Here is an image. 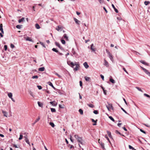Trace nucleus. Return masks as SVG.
Segmentation results:
<instances>
[{"label":"nucleus","mask_w":150,"mask_h":150,"mask_svg":"<svg viewBox=\"0 0 150 150\" xmlns=\"http://www.w3.org/2000/svg\"><path fill=\"white\" fill-rule=\"evenodd\" d=\"M67 63L69 65L74 69V71H77L78 67H79V65L76 62L73 63V62L69 61H67Z\"/></svg>","instance_id":"nucleus-1"},{"label":"nucleus","mask_w":150,"mask_h":150,"mask_svg":"<svg viewBox=\"0 0 150 150\" xmlns=\"http://www.w3.org/2000/svg\"><path fill=\"white\" fill-rule=\"evenodd\" d=\"M74 137H75L76 139H77L78 142H79V147H81L80 144L82 145L84 144V142L82 139V138L79 137L78 135H74Z\"/></svg>","instance_id":"nucleus-2"},{"label":"nucleus","mask_w":150,"mask_h":150,"mask_svg":"<svg viewBox=\"0 0 150 150\" xmlns=\"http://www.w3.org/2000/svg\"><path fill=\"white\" fill-rule=\"evenodd\" d=\"M106 52L108 54V57H109L110 59L111 60V61H113V56L112 54L107 49L106 50Z\"/></svg>","instance_id":"nucleus-3"},{"label":"nucleus","mask_w":150,"mask_h":150,"mask_svg":"<svg viewBox=\"0 0 150 150\" xmlns=\"http://www.w3.org/2000/svg\"><path fill=\"white\" fill-rule=\"evenodd\" d=\"M98 142L101 145L102 148L103 149H105V147H104V144L103 143H102L101 141H100V139H98Z\"/></svg>","instance_id":"nucleus-4"},{"label":"nucleus","mask_w":150,"mask_h":150,"mask_svg":"<svg viewBox=\"0 0 150 150\" xmlns=\"http://www.w3.org/2000/svg\"><path fill=\"white\" fill-rule=\"evenodd\" d=\"M55 45H56L61 50H63V48L60 45V44H59V42H55Z\"/></svg>","instance_id":"nucleus-5"},{"label":"nucleus","mask_w":150,"mask_h":150,"mask_svg":"<svg viewBox=\"0 0 150 150\" xmlns=\"http://www.w3.org/2000/svg\"><path fill=\"white\" fill-rule=\"evenodd\" d=\"M72 53L73 54V55H74V57H76L77 56V54L74 51V49L73 48L72 49Z\"/></svg>","instance_id":"nucleus-6"},{"label":"nucleus","mask_w":150,"mask_h":150,"mask_svg":"<svg viewBox=\"0 0 150 150\" xmlns=\"http://www.w3.org/2000/svg\"><path fill=\"white\" fill-rule=\"evenodd\" d=\"M141 63H142L144 65H145L146 66H149V64L148 63H147L146 62H145V61L143 60H140L139 61Z\"/></svg>","instance_id":"nucleus-7"},{"label":"nucleus","mask_w":150,"mask_h":150,"mask_svg":"<svg viewBox=\"0 0 150 150\" xmlns=\"http://www.w3.org/2000/svg\"><path fill=\"white\" fill-rule=\"evenodd\" d=\"M50 103L54 106H56L57 105V103L55 101H53L50 102Z\"/></svg>","instance_id":"nucleus-8"},{"label":"nucleus","mask_w":150,"mask_h":150,"mask_svg":"<svg viewBox=\"0 0 150 150\" xmlns=\"http://www.w3.org/2000/svg\"><path fill=\"white\" fill-rule=\"evenodd\" d=\"M143 70L146 74L148 75H150V72H149L148 70H147L145 69H143Z\"/></svg>","instance_id":"nucleus-9"},{"label":"nucleus","mask_w":150,"mask_h":150,"mask_svg":"<svg viewBox=\"0 0 150 150\" xmlns=\"http://www.w3.org/2000/svg\"><path fill=\"white\" fill-rule=\"evenodd\" d=\"M84 78L85 79V80L88 82H89L91 80V78H90L87 77V76H86L84 77Z\"/></svg>","instance_id":"nucleus-10"},{"label":"nucleus","mask_w":150,"mask_h":150,"mask_svg":"<svg viewBox=\"0 0 150 150\" xmlns=\"http://www.w3.org/2000/svg\"><path fill=\"white\" fill-rule=\"evenodd\" d=\"M74 21L77 24H79V23L80 22V21L78 20V19H77L76 18H74Z\"/></svg>","instance_id":"nucleus-11"},{"label":"nucleus","mask_w":150,"mask_h":150,"mask_svg":"<svg viewBox=\"0 0 150 150\" xmlns=\"http://www.w3.org/2000/svg\"><path fill=\"white\" fill-rule=\"evenodd\" d=\"M91 120H92V121L93 122H94V123L93 124V125H96V124H96V122H97V120H94L93 119H91Z\"/></svg>","instance_id":"nucleus-12"},{"label":"nucleus","mask_w":150,"mask_h":150,"mask_svg":"<svg viewBox=\"0 0 150 150\" xmlns=\"http://www.w3.org/2000/svg\"><path fill=\"white\" fill-rule=\"evenodd\" d=\"M112 7L113 8V9H114L116 13H118V10L115 8V7L114 5V4H112Z\"/></svg>","instance_id":"nucleus-13"},{"label":"nucleus","mask_w":150,"mask_h":150,"mask_svg":"<svg viewBox=\"0 0 150 150\" xmlns=\"http://www.w3.org/2000/svg\"><path fill=\"white\" fill-rule=\"evenodd\" d=\"M110 81L113 84L115 83V81L112 79L111 76L110 78Z\"/></svg>","instance_id":"nucleus-14"},{"label":"nucleus","mask_w":150,"mask_h":150,"mask_svg":"<svg viewBox=\"0 0 150 150\" xmlns=\"http://www.w3.org/2000/svg\"><path fill=\"white\" fill-rule=\"evenodd\" d=\"M83 64L84 67L86 69L88 68L89 67V66H88L87 62H85L83 63Z\"/></svg>","instance_id":"nucleus-15"},{"label":"nucleus","mask_w":150,"mask_h":150,"mask_svg":"<svg viewBox=\"0 0 150 150\" xmlns=\"http://www.w3.org/2000/svg\"><path fill=\"white\" fill-rule=\"evenodd\" d=\"M26 40L27 41H29L30 42H33V40L32 39H31V38H30L28 37H27V38L26 39Z\"/></svg>","instance_id":"nucleus-16"},{"label":"nucleus","mask_w":150,"mask_h":150,"mask_svg":"<svg viewBox=\"0 0 150 150\" xmlns=\"http://www.w3.org/2000/svg\"><path fill=\"white\" fill-rule=\"evenodd\" d=\"M63 37L66 40L68 41L69 40L68 37L67 36V35L64 34L63 35Z\"/></svg>","instance_id":"nucleus-17"},{"label":"nucleus","mask_w":150,"mask_h":150,"mask_svg":"<svg viewBox=\"0 0 150 150\" xmlns=\"http://www.w3.org/2000/svg\"><path fill=\"white\" fill-rule=\"evenodd\" d=\"M50 86H51L52 88H53L54 89H55V88L53 86L52 83L51 82H48L47 83Z\"/></svg>","instance_id":"nucleus-18"},{"label":"nucleus","mask_w":150,"mask_h":150,"mask_svg":"<svg viewBox=\"0 0 150 150\" xmlns=\"http://www.w3.org/2000/svg\"><path fill=\"white\" fill-rule=\"evenodd\" d=\"M2 113H3L4 114V116H5L6 117H7V114H8V113L7 112H6L5 111H4V110H2Z\"/></svg>","instance_id":"nucleus-19"},{"label":"nucleus","mask_w":150,"mask_h":150,"mask_svg":"<svg viewBox=\"0 0 150 150\" xmlns=\"http://www.w3.org/2000/svg\"><path fill=\"white\" fill-rule=\"evenodd\" d=\"M108 105H106V106L110 108H111L112 109H113V107L112 105V104L111 103H108Z\"/></svg>","instance_id":"nucleus-20"},{"label":"nucleus","mask_w":150,"mask_h":150,"mask_svg":"<svg viewBox=\"0 0 150 150\" xmlns=\"http://www.w3.org/2000/svg\"><path fill=\"white\" fill-rule=\"evenodd\" d=\"M40 117L39 116H38V118L35 121V122L34 123H33V125H35L36 123L37 122H38L40 119Z\"/></svg>","instance_id":"nucleus-21"},{"label":"nucleus","mask_w":150,"mask_h":150,"mask_svg":"<svg viewBox=\"0 0 150 150\" xmlns=\"http://www.w3.org/2000/svg\"><path fill=\"white\" fill-rule=\"evenodd\" d=\"M45 69V67H40L39 68L38 70L40 71H44Z\"/></svg>","instance_id":"nucleus-22"},{"label":"nucleus","mask_w":150,"mask_h":150,"mask_svg":"<svg viewBox=\"0 0 150 150\" xmlns=\"http://www.w3.org/2000/svg\"><path fill=\"white\" fill-rule=\"evenodd\" d=\"M25 142H26L27 144H29L30 146V143L29 142V140L28 139V138H26V139H25Z\"/></svg>","instance_id":"nucleus-23"},{"label":"nucleus","mask_w":150,"mask_h":150,"mask_svg":"<svg viewBox=\"0 0 150 150\" xmlns=\"http://www.w3.org/2000/svg\"><path fill=\"white\" fill-rule=\"evenodd\" d=\"M8 97L10 98H12V93H8Z\"/></svg>","instance_id":"nucleus-24"},{"label":"nucleus","mask_w":150,"mask_h":150,"mask_svg":"<svg viewBox=\"0 0 150 150\" xmlns=\"http://www.w3.org/2000/svg\"><path fill=\"white\" fill-rule=\"evenodd\" d=\"M87 105L90 107L93 108L94 107V106L92 104H87Z\"/></svg>","instance_id":"nucleus-25"},{"label":"nucleus","mask_w":150,"mask_h":150,"mask_svg":"<svg viewBox=\"0 0 150 150\" xmlns=\"http://www.w3.org/2000/svg\"><path fill=\"white\" fill-rule=\"evenodd\" d=\"M38 106L39 107H43V104L42 103H40V102L38 101Z\"/></svg>","instance_id":"nucleus-26"},{"label":"nucleus","mask_w":150,"mask_h":150,"mask_svg":"<svg viewBox=\"0 0 150 150\" xmlns=\"http://www.w3.org/2000/svg\"><path fill=\"white\" fill-rule=\"evenodd\" d=\"M56 29L58 31L60 30V31L62 30V28L60 27L59 25L58 26V28H57Z\"/></svg>","instance_id":"nucleus-27"},{"label":"nucleus","mask_w":150,"mask_h":150,"mask_svg":"<svg viewBox=\"0 0 150 150\" xmlns=\"http://www.w3.org/2000/svg\"><path fill=\"white\" fill-rule=\"evenodd\" d=\"M29 93L30 94V95L32 96L34 98L35 97V95L33 94V92L30 91L29 92Z\"/></svg>","instance_id":"nucleus-28"},{"label":"nucleus","mask_w":150,"mask_h":150,"mask_svg":"<svg viewBox=\"0 0 150 150\" xmlns=\"http://www.w3.org/2000/svg\"><path fill=\"white\" fill-rule=\"evenodd\" d=\"M35 27L37 29H39L40 28V27L38 23L35 24Z\"/></svg>","instance_id":"nucleus-29"},{"label":"nucleus","mask_w":150,"mask_h":150,"mask_svg":"<svg viewBox=\"0 0 150 150\" xmlns=\"http://www.w3.org/2000/svg\"><path fill=\"white\" fill-rule=\"evenodd\" d=\"M98 1L99 3L101 4L105 3V1L104 0H98Z\"/></svg>","instance_id":"nucleus-30"},{"label":"nucleus","mask_w":150,"mask_h":150,"mask_svg":"<svg viewBox=\"0 0 150 150\" xmlns=\"http://www.w3.org/2000/svg\"><path fill=\"white\" fill-rule=\"evenodd\" d=\"M24 20V18H23L21 19H19L18 21V22L19 23H21L22 21H23Z\"/></svg>","instance_id":"nucleus-31"},{"label":"nucleus","mask_w":150,"mask_h":150,"mask_svg":"<svg viewBox=\"0 0 150 150\" xmlns=\"http://www.w3.org/2000/svg\"><path fill=\"white\" fill-rule=\"evenodd\" d=\"M52 50L58 53V51L55 48H53L52 49Z\"/></svg>","instance_id":"nucleus-32"},{"label":"nucleus","mask_w":150,"mask_h":150,"mask_svg":"<svg viewBox=\"0 0 150 150\" xmlns=\"http://www.w3.org/2000/svg\"><path fill=\"white\" fill-rule=\"evenodd\" d=\"M107 133L109 137L110 138L112 136L111 135V132L109 131H107Z\"/></svg>","instance_id":"nucleus-33"},{"label":"nucleus","mask_w":150,"mask_h":150,"mask_svg":"<svg viewBox=\"0 0 150 150\" xmlns=\"http://www.w3.org/2000/svg\"><path fill=\"white\" fill-rule=\"evenodd\" d=\"M115 133H116L117 134H120L121 135H122V136H124V135H122L120 132H119L117 130H115Z\"/></svg>","instance_id":"nucleus-34"},{"label":"nucleus","mask_w":150,"mask_h":150,"mask_svg":"<svg viewBox=\"0 0 150 150\" xmlns=\"http://www.w3.org/2000/svg\"><path fill=\"white\" fill-rule=\"evenodd\" d=\"M50 125L53 127H54L55 126L54 124L52 122H50Z\"/></svg>","instance_id":"nucleus-35"},{"label":"nucleus","mask_w":150,"mask_h":150,"mask_svg":"<svg viewBox=\"0 0 150 150\" xmlns=\"http://www.w3.org/2000/svg\"><path fill=\"white\" fill-rule=\"evenodd\" d=\"M22 26V25H17L16 26V28L18 29H20L21 27V26Z\"/></svg>","instance_id":"nucleus-36"},{"label":"nucleus","mask_w":150,"mask_h":150,"mask_svg":"<svg viewBox=\"0 0 150 150\" xmlns=\"http://www.w3.org/2000/svg\"><path fill=\"white\" fill-rule=\"evenodd\" d=\"M40 43L44 48H46V47L44 43H43L42 42H40Z\"/></svg>","instance_id":"nucleus-37"},{"label":"nucleus","mask_w":150,"mask_h":150,"mask_svg":"<svg viewBox=\"0 0 150 150\" xmlns=\"http://www.w3.org/2000/svg\"><path fill=\"white\" fill-rule=\"evenodd\" d=\"M105 62V65L107 67L108 66V62L105 60H104Z\"/></svg>","instance_id":"nucleus-38"},{"label":"nucleus","mask_w":150,"mask_h":150,"mask_svg":"<svg viewBox=\"0 0 150 150\" xmlns=\"http://www.w3.org/2000/svg\"><path fill=\"white\" fill-rule=\"evenodd\" d=\"M79 112L80 113L81 115H83V110L81 109H79Z\"/></svg>","instance_id":"nucleus-39"},{"label":"nucleus","mask_w":150,"mask_h":150,"mask_svg":"<svg viewBox=\"0 0 150 150\" xmlns=\"http://www.w3.org/2000/svg\"><path fill=\"white\" fill-rule=\"evenodd\" d=\"M2 30H3V25L2 24H1L0 25V30L1 31Z\"/></svg>","instance_id":"nucleus-40"},{"label":"nucleus","mask_w":150,"mask_h":150,"mask_svg":"<svg viewBox=\"0 0 150 150\" xmlns=\"http://www.w3.org/2000/svg\"><path fill=\"white\" fill-rule=\"evenodd\" d=\"M150 3V1H146L144 2V4L146 5H148Z\"/></svg>","instance_id":"nucleus-41"},{"label":"nucleus","mask_w":150,"mask_h":150,"mask_svg":"<svg viewBox=\"0 0 150 150\" xmlns=\"http://www.w3.org/2000/svg\"><path fill=\"white\" fill-rule=\"evenodd\" d=\"M109 118L113 122L115 121V120L114 118L111 116H109Z\"/></svg>","instance_id":"nucleus-42"},{"label":"nucleus","mask_w":150,"mask_h":150,"mask_svg":"<svg viewBox=\"0 0 150 150\" xmlns=\"http://www.w3.org/2000/svg\"><path fill=\"white\" fill-rule=\"evenodd\" d=\"M51 110L52 112H55L56 111L55 109L54 108H51Z\"/></svg>","instance_id":"nucleus-43"},{"label":"nucleus","mask_w":150,"mask_h":150,"mask_svg":"<svg viewBox=\"0 0 150 150\" xmlns=\"http://www.w3.org/2000/svg\"><path fill=\"white\" fill-rule=\"evenodd\" d=\"M61 42L62 43V44H63L64 45L65 44V41L64 40H63V39L61 40Z\"/></svg>","instance_id":"nucleus-44"},{"label":"nucleus","mask_w":150,"mask_h":150,"mask_svg":"<svg viewBox=\"0 0 150 150\" xmlns=\"http://www.w3.org/2000/svg\"><path fill=\"white\" fill-rule=\"evenodd\" d=\"M23 136L22 134H20V137L18 139L19 140H21L23 138Z\"/></svg>","instance_id":"nucleus-45"},{"label":"nucleus","mask_w":150,"mask_h":150,"mask_svg":"<svg viewBox=\"0 0 150 150\" xmlns=\"http://www.w3.org/2000/svg\"><path fill=\"white\" fill-rule=\"evenodd\" d=\"M144 96L147 97H148L149 98H150V96H149V95L146 94V93H144Z\"/></svg>","instance_id":"nucleus-46"},{"label":"nucleus","mask_w":150,"mask_h":150,"mask_svg":"<svg viewBox=\"0 0 150 150\" xmlns=\"http://www.w3.org/2000/svg\"><path fill=\"white\" fill-rule=\"evenodd\" d=\"M93 112L95 114H98V112L97 110H95L93 111Z\"/></svg>","instance_id":"nucleus-47"},{"label":"nucleus","mask_w":150,"mask_h":150,"mask_svg":"<svg viewBox=\"0 0 150 150\" xmlns=\"http://www.w3.org/2000/svg\"><path fill=\"white\" fill-rule=\"evenodd\" d=\"M129 147L130 149H132V150L134 149V148L130 145H129Z\"/></svg>","instance_id":"nucleus-48"},{"label":"nucleus","mask_w":150,"mask_h":150,"mask_svg":"<svg viewBox=\"0 0 150 150\" xmlns=\"http://www.w3.org/2000/svg\"><path fill=\"white\" fill-rule=\"evenodd\" d=\"M4 48L5 50L6 51L7 49V45H4Z\"/></svg>","instance_id":"nucleus-49"},{"label":"nucleus","mask_w":150,"mask_h":150,"mask_svg":"<svg viewBox=\"0 0 150 150\" xmlns=\"http://www.w3.org/2000/svg\"><path fill=\"white\" fill-rule=\"evenodd\" d=\"M38 78V76H33L32 77V78L34 79H37Z\"/></svg>","instance_id":"nucleus-50"},{"label":"nucleus","mask_w":150,"mask_h":150,"mask_svg":"<svg viewBox=\"0 0 150 150\" xmlns=\"http://www.w3.org/2000/svg\"><path fill=\"white\" fill-rule=\"evenodd\" d=\"M136 88L139 91H140L142 92H143L138 87H136Z\"/></svg>","instance_id":"nucleus-51"},{"label":"nucleus","mask_w":150,"mask_h":150,"mask_svg":"<svg viewBox=\"0 0 150 150\" xmlns=\"http://www.w3.org/2000/svg\"><path fill=\"white\" fill-rule=\"evenodd\" d=\"M59 107L61 108H64V105H59Z\"/></svg>","instance_id":"nucleus-52"},{"label":"nucleus","mask_w":150,"mask_h":150,"mask_svg":"<svg viewBox=\"0 0 150 150\" xmlns=\"http://www.w3.org/2000/svg\"><path fill=\"white\" fill-rule=\"evenodd\" d=\"M121 109L124 111L125 113L127 114V112L122 107L121 108Z\"/></svg>","instance_id":"nucleus-53"},{"label":"nucleus","mask_w":150,"mask_h":150,"mask_svg":"<svg viewBox=\"0 0 150 150\" xmlns=\"http://www.w3.org/2000/svg\"><path fill=\"white\" fill-rule=\"evenodd\" d=\"M140 130L141 132H142V133H144V134H146V132L145 131H144L142 129H140Z\"/></svg>","instance_id":"nucleus-54"},{"label":"nucleus","mask_w":150,"mask_h":150,"mask_svg":"<svg viewBox=\"0 0 150 150\" xmlns=\"http://www.w3.org/2000/svg\"><path fill=\"white\" fill-rule=\"evenodd\" d=\"M105 137L106 138V139H107V140L109 142H110V141L109 140V139L108 137V136L107 135H105Z\"/></svg>","instance_id":"nucleus-55"},{"label":"nucleus","mask_w":150,"mask_h":150,"mask_svg":"<svg viewBox=\"0 0 150 150\" xmlns=\"http://www.w3.org/2000/svg\"><path fill=\"white\" fill-rule=\"evenodd\" d=\"M10 46H11V47L12 49L13 48H14V47H15L14 45L13 44H11Z\"/></svg>","instance_id":"nucleus-56"},{"label":"nucleus","mask_w":150,"mask_h":150,"mask_svg":"<svg viewBox=\"0 0 150 150\" xmlns=\"http://www.w3.org/2000/svg\"><path fill=\"white\" fill-rule=\"evenodd\" d=\"M37 87L38 88V89L39 90H40L42 89V87L41 86H37Z\"/></svg>","instance_id":"nucleus-57"},{"label":"nucleus","mask_w":150,"mask_h":150,"mask_svg":"<svg viewBox=\"0 0 150 150\" xmlns=\"http://www.w3.org/2000/svg\"><path fill=\"white\" fill-rule=\"evenodd\" d=\"M13 146L16 148H18L19 147V146H18L17 145L15 144H13Z\"/></svg>","instance_id":"nucleus-58"},{"label":"nucleus","mask_w":150,"mask_h":150,"mask_svg":"<svg viewBox=\"0 0 150 150\" xmlns=\"http://www.w3.org/2000/svg\"><path fill=\"white\" fill-rule=\"evenodd\" d=\"M80 86L81 87L82 86V82L81 81H80L79 82Z\"/></svg>","instance_id":"nucleus-59"},{"label":"nucleus","mask_w":150,"mask_h":150,"mask_svg":"<svg viewBox=\"0 0 150 150\" xmlns=\"http://www.w3.org/2000/svg\"><path fill=\"white\" fill-rule=\"evenodd\" d=\"M123 100H124V102H125V103L127 105V102H126V100H125V98H123Z\"/></svg>","instance_id":"nucleus-60"},{"label":"nucleus","mask_w":150,"mask_h":150,"mask_svg":"<svg viewBox=\"0 0 150 150\" xmlns=\"http://www.w3.org/2000/svg\"><path fill=\"white\" fill-rule=\"evenodd\" d=\"M103 8L104 9V10L105 11V12L107 13L108 12V11L105 8V7H103Z\"/></svg>","instance_id":"nucleus-61"},{"label":"nucleus","mask_w":150,"mask_h":150,"mask_svg":"<svg viewBox=\"0 0 150 150\" xmlns=\"http://www.w3.org/2000/svg\"><path fill=\"white\" fill-rule=\"evenodd\" d=\"M123 69L124 70V71H125L127 73V74H128L127 72V71H126V70L125 69V68H123Z\"/></svg>","instance_id":"nucleus-62"},{"label":"nucleus","mask_w":150,"mask_h":150,"mask_svg":"<svg viewBox=\"0 0 150 150\" xmlns=\"http://www.w3.org/2000/svg\"><path fill=\"white\" fill-rule=\"evenodd\" d=\"M72 136H70V139L71 140V141L72 142H73L74 141H73V140L72 139Z\"/></svg>","instance_id":"nucleus-63"},{"label":"nucleus","mask_w":150,"mask_h":150,"mask_svg":"<svg viewBox=\"0 0 150 150\" xmlns=\"http://www.w3.org/2000/svg\"><path fill=\"white\" fill-rule=\"evenodd\" d=\"M122 125V123H118V124H117V125L119 127H120V126H121V125Z\"/></svg>","instance_id":"nucleus-64"}]
</instances>
